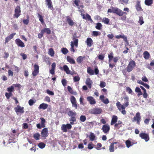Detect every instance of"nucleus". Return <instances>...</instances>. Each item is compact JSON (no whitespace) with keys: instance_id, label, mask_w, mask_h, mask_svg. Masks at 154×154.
Instances as JSON below:
<instances>
[{"instance_id":"1","label":"nucleus","mask_w":154,"mask_h":154,"mask_svg":"<svg viewBox=\"0 0 154 154\" xmlns=\"http://www.w3.org/2000/svg\"><path fill=\"white\" fill-rule=\"evenodd\" d=\"M114 13L120 16H121V20L123 21L126 20L127 17L126 15L127 14L126 12L123 11L117 8H114Z\"/></svg>"},{"instance_id":"2","label":"nucleus","mask_w":154,"mask_h":154,"mask_svg":"<svg viewBox=\"0 0 154 154\" xmlns=\"http://www.w3.org/2000/svg\"><path fill=\"white\" fill-rule=\"evenodd\" d=\"M135 65V62L133 60H131L129 62L128 66L126 68V70L128 72H131L133 70Z\"/></svg>"},{"instance_id":"3","label":"nucleus","mask_w":154,"mask_h":154,"mask_svg":"<svg viewBox=\"0 0 154 154\" xmlns=\"http://www.w3.org/2000/svg\"><path fill=\"white\" fill-rule=\"evenodd\" d=\"M21 11L20 6H17L15 9L14 14L13 15L14 18H17L21 15Z\"/></svg>"},{"instance_id":"4","label":"nucleus","mask_w":154,"mask_h":154,"mask_svg":"<svg viewBox=\"0 0 154 154\" xmlns=\"http://www.w3.org/2000/svg\"><path fill=\"white\" fill-rule=\"evenodd\" d=\"M102 112V109L98 107L94 108L89 111L90 113L95 115L100 114Z\"/></svg>"},{"instance_id":"5","label":"nucleus","mask_w":154,"mask_h":154,"mask_svg":"<svg viewBox=\"0 0 154 154\" xmlns=\"http://www.w3.org/2000/svg\"><path fill=\"white\" fill-rule=\"evenodd\" d=\"M108 57L109 58L108 61L110 63L113 59V62L116 63L119 60V58L117 57H113V52H111L109 54H108Z\"/></svg>"},{"instance_id":"6","label":"nucleus","mask_w":154,"mask_h":154,"mask_svg":"<svg viewBox=\"0 0 154 154\" xmlns=\"http://www.w3.org/2000/svg\"><path fill=\"white\" fill-rule=\"evenodd\" d=\"M139 136L141 139L145 140L146 142H147L149 140V134L148 133L141 132L139 134Z\"/></svg>"},{"instance_id":"7","label":"nucleus","mask_w":154,"mask_h":154,"mask_svg":"<svg viewBox=\"0 0 154 154\" xmlns=\"http://www.w3.org/2000/svg\"><path fill=\"white\" fill-rule=\"evenodd\" d=\"M140 120L141 116L140 113L139 112H137L136 113L135 116L134 117L132 122H137V124L139 125Z\"/></svg>"},{"instance_id":"8","label":"nucleus","mask_w":154,"mask_h":154,"mask_svg":"<svg viewBox=\"0 0 154 154\" xmlns=\"http://www.w3.org/2000/svg\"><path fill=\"white\" fill-rule=\"evenodd\" d=\"M34 70L32 72V74L33 76H35L39 72V67L38 65L35 64L34 66Z\"/></svg>"},{"instance_id":"9","label":"nucleus","mask_w":154,"mask_h":154,"mask_svg":"<svg viewBox=\"0 0 154 154\" xmlns=\"http://www.w3.org/2000/svg\"><path fill=\"white\" fill-rule=\"evenodd\" d=\"M15 43L19 47L23 48L25 45L23 42L19 38H17L15 40Z\"/></svg>"},{"instance_id":"10","label":"nucleus","mask_w":154,"mask_h":154,"mask_svg":"<svg viewBox=\"0 0 154 154\" xmlns=\"http://www.w3.org/2000/svg\"><path fill=\"white\" fill-rule=\"evenodd\" d=\"M15 112L17 113L19 112L21 113H23L24 112V107H21L19 106H17L14 108Z\"/></svg>"},{"instance_id":"11","label":"nucleus","mask_w":154,"mask_h":154,"mask_svg":"<svg viewBox=\"0 0 154 154\" xmlns=\"http://www.w3.org/2000/svg\"><path fill=\"white\" fill-rule=\"evenodd\" d=\"M70 99L72 106L75 107L76 109H77V105L76 104V99L75 97L73 96H72L70 97Z\"/></svg>"},{"instance_id":"12","label":"nucleus","mask_w":154,"mask_h":154,"mask_svg":"<svg viewBox=\"0 0 154 154\" xmlns=\"http://www.w3.org/2000/svg\"><path fill=\"white\" fill-rule=\"evenodd\" d=\"M48 130L47 128H43L41 132L42 136L43 137H46L48 135Z\"/></svg>"},{"instance_id":"13","label":"nucleus","mask_w":154,"mask_h":154,"mask_svg":"<svg viewBox=\"0 0 154 154\" xmlns=\"http://www.w3.org/2000/svg\"><path fill=\"white\" fill-rule=\"evenodd\" d=\"M102 129L104 133H107L109 131L110 126L108 125H103Z\"/></svg>"},{"instance_id":"14","label":"nucleus","mask_w":154,"mask_h":154,"mask_svg":"<svg viewBox=\"0 0 154 154\" xmlns=\"http://www.w3.org/2000/svg\"><path fill=\"white\" fill-rule=\"evenodd\" d=\"M87 100L91 105L94 104L96 103L95 100L91 96L87 97Z\"/></svg>"},{"instance_id":"15","label":"nucleus","mask_w":154,"mask_h":154,"mask_svg":"<svg viewBox=\"0 0 154 154\" xmlns=\"http://www.w3.org/2000/svg\"><path fill=\"white\" fill-rule=\"evenodd\" d=\"M87 47H90L93 44V41L92 39L90 38H87L85 41Z\"/></svg>"},{"instance_id":"16","label":"nucleus","mask_w":154,"mask_h":154,"mask_svg":"<svg viewBox=\"0 0 154 154\" xmlns=\"http://www.w3.org/2000/svg\"><path fill=\"white\" fill-rule=\"evenodd\" d=\"M85 83L89 89L91 88L93 82L90 78L87 79L86 80Z\"/></svg>"},{"instance_id":"17","label":"nucleus","mask_w":154,"mask_h":154,"mask_svg":"<svg viewBox=\"0 0 154 154\" xmlns=\"http://www.w3.org/2000/svg\"><path fill=\"white\" fill-rule=\"evenodd\" d=\"M105 97L103 95H101L100 97V99L104 103L107 104L109 103V101L107 98L104 99Z\"/></svg>"},{"instance_id":"18","label":"nucleus","mask_w":154,"mask_h":154,"mask_svg":"<svg viewBox=\"0 0 154 154\" xmlns=\"http://www.w3.org/2000/svg\"><path fill=\"white\" fill-rule=\"evenodd\" d=\"M140 3V2L139 1H138L136 2L135 7L137 11H143V10L142 8Z\"/></svg>"},{"instance_id":"19","label":"nucleus","mask_w":154,"mask_h":154,"mask_svg":"<svg viewBox=\"0 0 154 154\" xmlns=\"http://www.w3.org/2000/svg\"><path fill=\"white\" fill-rule=\"evenodd\" d=\"M16 35L15 33H14L11 34L8 36L7 37L5 38V43L6 44L9 42L10 40L13 38L14 36Z\"/></svg>"},{"instance_id":"20","label":"nucleus","mask_w":154,"mask_h":154,"mask_svg":"<svg viewBox=\"0 0 154 154\" xmlns=\"http://www.w3.org/2000/svg\"><path fill=\"white\" fill-rule=\"evenodd\" d=\"M45 2L48 8L52 10L53 8V7L51 0H45Z\"/></svg>"},{"instance_id":"21","label":"nucleus","mask_w":154,"mask_h":154,"mask_svg":"<svg viewBox=\"0 0 154 154\" xmlns=\"http://www.w3.org/2000/svg\"><path fill=\"white\" fill-rule=\"evenodd\" d=\"M118 120V117L116 116L113 115L112 116L110 124L112 125L116 123Z\"/></svg>"},{"instance_id":"22","label":"nucleus","mask_w":154,"mask_h":154,"mask_svg":"<svg viewBox=\"0 0 154 154\" xmlns=\"http://www.w3.org/2000/svg\"><path fill=\"white\" fill-rule=\"evenodd\" d=\"M85 58V56L82 57L80 56L79 57L76 59V61L77 63L79 64H80L82 63Z\"/></svg>"},{"instance_id":"23","label":"nucleus","mask_w":154,"mask_h":154,"mask_svg":"<svg viewBox=\"0 0 154 154\" xmlns=\"http://www.w3.org/2000/svg\"><path fill=\"white\" fill-rule=\"evenodd\" d=\"M48 106L46 103H42L39 106L38 108L39 109H45L48 108Z\"/></svg>"},{"instance_id":"24","label":"nucleus","mask_w":154,"mask_h":154,"mask_svg":"<svg viewBox=\"0 0 154 154\" xmlns=\"http://www.w3.org/2000/svg\"><path fill=\"white\" fill-rule=\"evenodd\" d=\"M143 57L146 60L148 59L150 57L149 53L147 51H145L143 53Z\"/></svg>"},{"instance_id":"25","label":"nucleus","mask_w":154,"mask_h":154,"mask_svg":"<svg viewBox=\"0 0 154 154\" xmlns=\"http://www.w3.org/2000/svg\"><path fill=\"white\" fill-rule=\"evenodd\" d=\"M118 143L116 142H113L109 146V150L110 152H113L114 151V144H116Z\"/></svg>"},{"instance_id":"26","label":"nucleus","mask_w":154,"mask_h":154,"mask_svg":"<svg viewBox=\"0 0 154 154\" xmlns=\"http://www.w3.org/2000/svg\"><path fill=\"white\" fill-rule=\"evenodd\" d=\"M115 37L117 39H119L121 38L123 39L124 40L125 42H128L127 38L124 35H116Z\"/></svg>"},{"instance_id":"27","label":"nucleus","mask_w":154,"mask_h":154,"mask_svg":"<svg viewBox=\"0 0 154 154\" xmlns=\"http://www.w3.org/2000/svg\"><path fill=\"white\" fill-rule=\"evenodd\" d=\"M41 30L44 34L45 32L47 34L49 35L51 33V30L49 28H45Z\"/></svg>"},{"instance_id":"28","label":"nucleus","mask_w":154,"mask_h":154,"mask_svg":"<svg viewBox=\"0 0 154 154\" xmlns=\"http://www.w3.org/2000/svg\"><path fill=\"white\" fill-rule=\"evenodd\" d=\"M75 116H71L70 118L69 119V121L70 122L71 124L73 125L74 124V122L76 121V119L75 118Z\"/></svg>"},{"instance_id":"29","label":"nucleus","mask_w":154,"mask_h":154,"mask_svg":"<svg viewBox=\"0 0 154 154\" xmlns=\"http://www.w3.org/2000/svg\"><path fill=\"white\" fill-rule=\"evenodd\" d=\"M48 53L51 57H54V52L53 49L52 48L49 49Z\"/></svg>"},{"instance_id":"30","label":"nucleus","mask_w":154,"mask_h":154,"mask_svg":"<svg viewBox=\"0 0 154 154\" xmlns=\"http://www.w3.org/2000/svg\"><path fill=\"white\" fill-rule=\"evenodd\" d=\"M68 24L69 26H72L75 25L76 23L70 18H68Z\"/></svg>"},{"instance_id":"31","label":"nucleus","mask_w":154,"mask_h":154,"mask_svg":"<svg viewBox=\"0 0 154 154\" xmlns=\"http://www.w3.org/2000/svg\"><path fill=\"white\" fill-rule=\"evenodd\" d=\"M68 91L71 94L76 95L77 94V93L74 91L72 88L69 86H68Z\"/></svg>"},{"instance_id":"32","label":"nucleus","mask_w":154,"mask_h":154,"mask_svg":"<svg viewBox=\"0 0 154 154\" xmlns=\"http://www.w3.org/2000/svg\"><path fill=\"white\" fill-rule=\"evenodd\" d=\"M78 40L77 39H75L73 41H72L71 42V44H72L73 46H75L76 47H77L78 46Z\"/></svg>"},{"instance_id":"33","label":"nucleus","mask_w":154,"mask_h":154,"mask_svg":"<svg viewBox=\"0 0 154 154\" xmlns=\"http://www.w3.org/2000/svg\"><path fill=\"white\" fill-rule=\"evenodd\" d=\"M61 129L63 132H66L67 129V124L66 125H63L61 126Z\"/></svg>"},{"instance_id":"34","label":"nucleus","mask_w":154,"mask_h":154,"mask_svg":"<svg viewBox=\"0 0 154 154\" xmlns=\"http://www.w3.org/2000/svg\"><path fill=\"white\" fill-rule=\"evenodd\" d=\"M122 124V122L120 120H119L117 123L115 124L114 126L115 127L119 128L120 127H122L121 125Z\"/></svg>"},{"instance_id":"35","label":"nucleus","mask_w":154,"mask_h":154,"mask_svg":"<svg viewBox=\"0 0 154 154\" xmlns=\"http://www.w3.org/2000/svg\"><path fill=\"white\" fill-rule=\"evenodd\" d=\"M76 115V112H73L72 111H69L68 112V115L70 116H75Z\"/></svg>"},{"instance_id":"36","label":"nucleus","mask_w":154,"mask_h":154,"mask_svg":"<svg viewBox=\"0 0 154 154\" xmlns=\"http://www.w3.org/2000/svg\"><path fill=\"white\" fill-rule=\"evenodd\" d=\"M68 62L71 64H75V61L74 59L68 56Z\"/></svg>"},{"instance_id":"37","label":"nucleus","mask_w":154,"mask_h":154,"mask_svg":"<svg viewBox=\"0 0 154 154\" xmlns=\"http://www.w3.org/2000/svg\"><path fill=\"white\" fill-rule=\"evenodd\" d=\"M125 143L126 147L128 148H129L131 146H132V145H131V141H130L129 140H126Z\"/></svg>"},{"instance_id":"38","label":"nucleus","mask_w":154,"mask_h":154,"mask_svg":"<svg viewBox=\"0 0 154 154\" xmlns=\"http://www.w3.org/2000/svg\"><path fill=\"white\" fill-rule=\"evenodd\" d=\"M126 107H127L126 106L125 104L122 105L121 106V110L122 109V110L121 111V113L123 115H125L126 114V111L125 110V108Z\"/></svg>"},{"instance_id":"39","label":"nucleus","mask_w":154,"mask_h":154,"mask_svg":"<svg viewBox=\"0 0 154 154\" xmlns=\"http://www.w3.org/2000/svg\"><path fill=\"white\" fill-rule=\"evenodd\" d=\"M87 71V72L90 75H92L94 74V72L93 70L90 67L88 68Z\"/></svg>"},{"instance_id":"40","label":"nucleus","mask_w":154,"mask_h":154,"mask_svg":"<svg viewBox=\"0 0 154 154\" xmlns=\"http://www.w3.org/2000/svg\"><path fill=\"white\" fill-rule=\"evenodd\" d=\"M153 3V0H145V5L148 6L150 5Z\"/></svg>"},{"instance_id":"41","label":"nucleus","mask_w":154,"mask_h":154,"mask_svg":"<svg viewBox=\"0 0 154 154\" xmlns=\"http://www.w3.org/2000/svg\"><path fill=\"white\" fill-rule=\"evenodd\" d=\"M60 69L62 70H64L67 74V65H64L63 67L60 66Z\"/></svg>"},{"instance_id":"42","label":"nucleus","mask_w":154,"mask_h":154,"mask_svg":"<svg viewBox=\"0 0 154 154\" xmlns=\"http://www.w3.org/2000/svg\"><path fill=\"white\" fill-rule=\"evenodd\" d=\"M5 95L7 99L8 100L10 97L13 95V94L11 92H9L8 93L6 92L5 94Z\"/></svg>"},{"instance_id":"43","label":"nucleus","mask_w":154,"mask_h":154,"mask_svg":"<svg viewBox=\"0 0 154 154\" xmlns=\"http://www.w3.org/2000/svg\"><path fill=\"white\" fill-rule=\"evenodd\" d=\"M29 17L28 15L27 17V19H24L23 20V23L25 25H28L29 23Z\"/></svg>"},{"instance_id":"44","label":"nucleus","mask_w":154,"mask_h":154,"mask_svg":"<svg viewBox=\"0 0 154 154\" xmlns=\"http://www.w3.org/2000/svg\"><path fill=\"white\" fill-rule=\"evenodd\" d=\"M40 137V135L38 133H35L33 135V137L36 140L39 139Z\"/></svg>"},{"instance_id":"45","label":"nucleus","mask_w":154,"mask_h":154,"mask_svg":"<svg viewBox=\"0 0 154 154\" xmlns=\"http://www.w3.org/2000/svg\"><path fill=\"white\" fill-rule=\"evenodd\" d=\"M102 27V25L100 23H97L96 24V25L95 26V28L98 30L101 29Z\"/></svg>"},{"instance_id":"46","label":"nucleus","mask_w":154,"mask_h":154,"mask_svg":"<svg viewBox=\"0 0 154 154\" xmlns=\"http://www.w3.org/2000/svg\"><path fill=\"white\" fill-rule=\"evenodd\" d=\"M38 17L39 18V20L41 22V23L42 24L43 23L44 21L43 17L39 13L38 14Z\"/></svg>"},{"instance_id":"47","label":"nucleus","mask_w":154,"mask_h":154,"mask_svg":"<svg viewBox=\"0 0 154 154\" xmlns=\"http://www.w3.org/2000/svg\"><path fill=\"white\" fill-rule=\"evenodd\" d=\"M41 121V124L42 125V127L43 128L45 127V123L46 122L45 119L43 118H40Z\"/></svg>"},{"instance_id":"48","label":"nucleus","mask_w":154,"mask_h":154,"mask_svg":"<svg viewBox=\"0 0 154 154\" xmlns=\"http://www.w3.org/2000/svg\"><path fill=\"white\" fill-rule=\"evenodd\" d=\"M139 20L138 22L140 24V25H142L144 23L143 17L142 16H141L139 17Z\"/></svg>"},{"instance_id":"49","label":"nucleus","mask_w":154,"mask_h":154,"mask_svg":"<svg viewBox=\"0 0 154 154\" xmlns=\"http://www.w3.org/2000/svg\"><path fill=\"white\" fill-rule=\"evenodd\" d=\"M102 21L105 24H109V20L107 18H104L102 20Z\"/></svg>"},{"instance_id":"50","label":"nucleus","mask_w":154,"mask_h":154,"mask_svg":"<svg viewBox=\"0 0 154 154\" xmlns=\"http://www.w3.org/2000/svg\"><path fill=\"white\" fill-rule=\"evenodd\" d=\"M38 146L40 148L43 149L45 147V144L42 142H41L38 144Z\"/></svg>"},{"instance_id":"51","label":"nucleus","mask_w":154,"mask_h":154,"mask_svg":"<svg viewBox=\"0 0 154 154\" xmlns=\"http://www.w3.org/2000/svg\"><path fill=\"white\" fill-rule=\"evenodd\" d=\"M95 138V136L94 134L93 133H91L90 134V139L91 140L93 141Z\"/></svg>"},{"instance_id":"52","label":"nucleus","mask_w":154,"mask_h":154,"mask_svg":"<svg viewBox=\"0 0 154 154\" xmlns=\"http://www.w3.org/2000/svg\"><path fill=\"white\" fill-rule=\"evenodd\" d=\"M7 90L8 92L12 93L14 90V86H11L10 87L8 88Z\"/></svg>"},{"instance_id":"53","label":"nucleus","mask_w":154,"mask_h":154,"mask_svg":"<svg viewBox=\"0 0 154 154\" xmlns=\"http://www.w3.org/2000/svg\"><path fill=\"white\" fill-rule=\"evenodd\" d=\"M116 105L118 109L120 111L121 110V106H122V104L120 103L119 102H118L116 103Z\"/></svg>"},{"instance_id":"54","label":"nucleus","mask_w":154,"mask_h":154,"mask_svg":"<svg viewBox=\"0 0 154 154\" xmlns=\"http://www.w3.org/2000/svg\"><path fill=\"white\" fill-rule=\"evenodd\" d=\"M100 34V32L96 31H93L92 32V35L94 36H97Z\"/></svg>"},{"instance_id":"55","label":"nucleus","mask_w":154,"mask_h":154,"mask_svg":"<svg viewBox=\"0 0 154 154\" xmlns=\"http://www.w3.org/2000/svg\"><path fill=\"white\" fill-rule=\"evenodd\" d=\"M36 102V100H33L32 99H30L29 100L28 102V103L29 105L30 106H32L33 105L34 103H35Z\"/></svg>"},{"instance_id":"56","label":"nucleus","mask_w":154,"mask_h":154,"mask_svg":"<svg viewBox=\"0 0 154 154\" xmlns=\"http://www.w3.org/2000/svg\"><path fill=\"white\" fill-rule=\"evenodd\" d=\"M80 79V78L79 76H75L73 78V81L74 82L79 81Z\"/></svg>"},{"instance_id":"57","label":"nucleus","mask_w":154,"mask_h":154,"mask_svg":"<svg viewBox=\"0 0 154 154\" xmlns=\"http://www.w3.org/2000/svg\"><path fill=\"white\" fill-rule=\"evenodd\" d=\"M106 83L105 82L103 81L100 82V86L101 88L104 87L106 86Z\"/></svg>"},{"instance_id":"58","label":"nucleus","mask_w":154,"mask_h":154,"mask_svg":"<svg viewBox=\"0 0 154 154\" xmlns=\"http://www.w3.org/2000/svg\"><path fill=\"white\" fill-rule=\"evenodd\" d=\"M61 82L64 87H65L67 85V81L65 79H63L62 80Z\"/></svg>"},{"instance_id":"59","label":"nucleus","mask_w":154,"mask_h":154,"mask_svg":"<svg viewBox=\"0 0 154 154\" xmlns=\"http://www.w3.org/2000/svg\"><path fill=\"white\" fill-rule=\"evenodd\" d=\"M80 120L82 122H84L86 120V117L85 116H81L80 117Z\"/></svg>"},{"instance_id":"60","label":"nucleus","mask_w":154,"mask_h":154,"mask_svg":"<svg viewBox=\"0 0 154 154\" xmlns=\"http://www.w3.org/2000/svg\"><path fill=\"white\" fill-rule=\"evenodd\" d=\"M85 18L86 19H85L86 20L92 21V20L91 19L90 16L88 14H86Z\"/></svg>"},{"instance_id":"61","label":"nucleus","mask_w":154,"mask_h":154,"mask_svg":"<svg viewBox=\"0 0 154 154\" xmlns=\"http://www.w3.org/2000/svg\"><path fill=\"white\" fill-rule=\"evenodd\" d=\"M47 93L49 95H54V93L52 91H51L49 89H47L46 90Z\"/></svg>"},{"instance_id":"62","label":"nucleus","mask_w":154,"mask_h":154,"mask_svg":"<svg viewBox=\"0 0 154 154\" xmlns=\"http://www.w3.org/2000/svg\"><path fill=\"white\" fill-rule=\"evenodd\" d=\"M61 51L64 54H66L67 53V49L66 48H62Z\"/></svg>"},{"instance_id":"63","label":"nucleus","mask_w":154,"mask_h":154,"mask_svg":"<svg viewBox=\"0 0 154 154\" xmlns=\"http://www.w3.org/2000/svg\"><path fill=\"white\" fill-rule=\"evenodd\" d=\"M126 91L130 94H131L132 93V91L131 89L129 87H126Z\"/></svg>"},{"instance_id":"64","label":"nucleus","mask_w":154,"mask_h":154,"mask_svg":"<svg viewBox=\"0 0 154 154\" xmlns=\"http://www.w3.org/2000/svg\"><path fill=\"white\" fill-rule=\"evenodd\" d=\"M44 33L42 32V31L41 30L40 32L39 33L38 35V37L39 38H41L43 36L44 34Z\"/></svg>"}]
</instances>
